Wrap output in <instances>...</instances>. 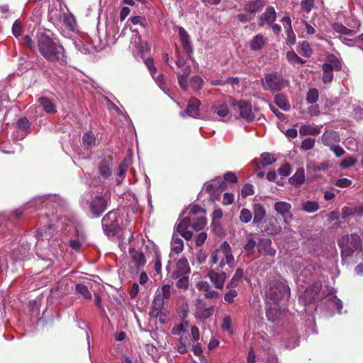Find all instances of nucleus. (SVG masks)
<instances>
[{"label":"nucleus","instance_id":"6e6d98bb","mask_svg":"<svg viewBox=\"0 0 363 363\" xmlns=\"http://www.w3.org/2000/svg\"><path fill=\"white\" fill-rule=\"evenodd\" d=\"M178 281L176 283V286L178 289H187L189 285V279L187 275L180 276L179 278L177 279Z\"/></svg>","mask_w":363,"mask_h":363},{"label":"nucleus","instance_id":"f03ea898","mask_svg":"<svg viewBox=\"0 0 363 363\" xmlns=\"http://www.w3.org/2000/svg\"><path fill=\"white\" fill-rule=\"evenodd\" d=\"M36 38L39 52L48 61L58 62L62 65L67 63L63 46L55 43L49 32L38 31Z\"/></svg>","mask_w":363,"mask_h":363},{"label":"nucleus","instance_id":"680f3d73","mask_svg":"<svg viewBox=\"0 0 363 363\" xmlns=\"http://www.w3.org/2000/svg\"><path fill=\"white\" fill-rule=\"evenodd\" d=\"M301 50L303 55L306 57H310L312 55V49L310 44L307 41H303L300 43Z\"/></svg>","mask_w":363,"mask_h":363},{"label":"nucleus","instance_id":"4be33fe9","mask_svg":"<svg viewBox=\"0 0 363 363\" xmlns=\"http://www.w3.org/2000/svg\"><path fill=\"white\" fill-rule=\"evenodd\" d=\"M55 231V225L53 224H49L39 228L36 231L37 245H39L40 240H50L53 236Z\"/></svg>","mask_w":363,"mask_h":363},{"label":"nucleus","instance_id":"ea45409f","mask_svg":"<svg viewBox=\"0 0 363 363\" xmlns=\"http://www.w3.org/2000/svg\"><path fill=\"white\" fill-rule=\"evenodd\" d=\"M333 28L335 32L346 36H353L354 35V30L346 28L344 25L340 23H334Z\"/></svg>","mask_w":363,"mask_h":363},{"label":"nucleus","instance_id":"aec40b11","mask_svg":"<svg viewBox=\"0 0 363 363\" xmlns=\"http://www.w3.org/2000/svg\"><path fill=\"white\" fill-rule=\"evenodd\" d=\"M321 140L325 145L328 146L330 148L335 145L339 143L340 138L338 132L335 130H326L323 134Z\"/></svg>","mask_w":363,"mask_h":363},{"label":"nucleus","instance_id":"09e8293b","mask_svg":"<svg viewBox=\"0 0 363 363\" xmlns=\"http://www.w3.org/2000/svg\"><path fill=\"white\" fill-rule=\"evenodd\" d=\"M328 306H331L336 308L337 312L341 314L342 309V303L336 296H332L328 299Z\"/></svg>","mask_w":363,"mask_h":363},{"label":"nucleus","instance_id":"bf43d9fd","mask_svg":"<svg viewBox=\"0 0 363 363\" xmlns=\"http://www.w3.org/2000/svg\"><path fill=\"white\" fill-rule=\"evenodd\" d=\"M23 23L21 20L17 19L12 26V33L16 38H19L22 32Z\"/></svg>","mask_w":363,"mask_h":363},{"label":"nucleus","instance_id":"1a4fd4ad","mask_svg":"<svg viewBox=\"0 0 363 363\" xmlns=\"http://www.w3.org/2000/svg\"><path fill=\"white\" fill-rule=\"evenodd\" d=\"M224 185L225 181L220 177H217L206 182L204 184L201 192L209 194L208 199L211 201L214 202L218 199V196L223 191Z\"/></svg>","mask_w":363,"mask_h":363},{"label":"nucleus","instance_id":"a19ab883","mask_svg":"<svg viewBox=\"0 0 363 363\" xmlns=\"http://www.w3.org/2000/svg\"><path fill=\"white\" fill-rule=\"evenodd\" d=\"M277 307L278 304H274L273 307L271 306L266 311L267 318L271 322L277 321L280 316V311H279Z\"/></svg>","mask_w":363,"mask_h":363},{"label":"nucleus","instance_id":"f257e3e1","mask_svg":"<svg viewBox=\"0 0 363 363\" xmlns=\"http://www.w3.org/2000/svg\"><path fill=\"white\" fill-rule=\"evenodd\" d=\"M187 216L179 220L177 225V232L186 240H190L193 236L191 230L199 231L202 230L206 225V219L204 217L206 210L199 205H190L185 212Z\"/></svg>","mask_w":363,"mask_h":363},{"label":"nucleus","instance_id":"864d4df0","mask_svg":"<svg viewBox=\"0 0 363 363\" xmlns=\"http://www.w3.org/2000/svg\"><path fill=\"white\" fill-rule=\"evenodd\" d=\"M239 218L242 223H248L252 219V213L249 209L242 208L240 211Z\"/></svg>","mask_w":363,"mask_h":363},{"label":"nucleus","instance_id":"2eb2a0df","mask_svg":"<svg viewBox=\"0 0 363 363\" xmlns=\"http://www.w3.org/2000/svg\"><path fill=\"white\" fill-rule=\"evenodd\" d=\"M321 288L322 284L320 282H315L300 296L299 301H303L305 305L310 303L318 295Z\"/></svg>","mask_w":363,"mask_h":363},{"label":"nucleus","instance_id":"0e129e2a","mask_svg":"<svg viewBox=\"0 0 363 363\" xmlns=\"http://www.w3.org/2000/svg\"><path fill=\"white\" fill-rule=\"evenodd\" d=\"M130 21L134 25H139L142 28H145L147 26V21L145 18L140 16H135L130 18Z\"/></svg>","mask_w":363,"mask_h":363},{"label":"nucleus","instance_id":"58836bf2","mask_svg":"<svg viewBox=\"0 0 363 363\" xmlns=\"http://www.w3.org/2000/svg\"><path fill=\"white\" fill-rule=\"evenodd\" d=\"M320 128L311 126L310 125H301L299 128V133L301 135H315L318 134L320 133Z\"/></svg>","mask_w":363,"mask_h":363},{"label":"nucleus","instance_id":"8fccbe9b","mask_svg":"<svg viewBox=\"0 0 363 363\" xmlns=\"http://www.w3.org/2000/svg\"><path fill=\"white\" fill-rule=\"evenodd\" d=\"M75 291L77 293L81 294L85 299L91 298V294L89 292L88 287L84 284H77L75 286Z\"/></svg>","mask_w":363,"mask_h":363},{"label":"nucleus","instance_id":"39448f33","mask_svg":"<svg viewBox=\"0 0 363 363\" xmlns=\"http://www.w3.org/2000/svg\"><path fill=\"white\" fill-rule=\"evenodd\" d=\"M266 298L274 304H278L290 296V289L286 281L282 279H276L268 283L265 291Z\"/></svg>","mask_w":363,"mask_h":363},{"label":"nucleus","instance_id":"423d86ee","mask_svg":"<svg viewBox=\"0 0 363 363\" xmlns=\"http://www.w3.org/2000/svg\"><path fill=\"white\" fill-rule=\"evenodd\" d=\"M219 262V267L223 268L227 264L230 268L234 266V257L230 244L227 241L223 242L220 246L212 251L209 264L213 266Z\"/></svg>","mask_w":363,"mask_h":363},{"label":"nucleus","instance_id":"f8f14e48","mask_svg":"<svg viewBox=\"0 0 363 363\" xmlns=\"http://www.w3.org/2000/svg\"><path fill=\"white\" fill-rule=\"evenodd\" d=\"M210 113L216 114L219 119L223 121L230 118V112L228 103L223 99L217 101L215 104L210 108Z\"/></svg>","mask_w":363,"mask_h":363},{"label":"nucleus","instance_id":"c85d7f7f","mask_svg":"<svg viewBox=\"0 0 363 363\" xmlns=\"http://www.w3.org/2000/svg\"><path fill=\"white\" fill-rule=\"evenodd\" d=\"M82 143L85 149H92L96 145L97 136L92 131H87L82 136Z\"/></svg>","mask_w":363,"mask_h":363},{"label":"nucleus","instance_id":"b1692460","mask_svg":"<svg viewBox=\"0 0 363 363\" xmlns=\"http://www.w3.org/2000/svg\"><path fill=\"white\" fill-rule=\"evenodd\" d=\"M277 18L275 9L272 6H268L264 13L259 16L258 25L264 26L267 23L268 26L274 23Z\"/></svg>","mask_w":363,"mask_h":363},{"label":"nucleus","instance_id":"4d7b16f0","mask_svg":"<svg viewBox=\"0 0 363 363\" xmlns=\"http://www.w3.org/2000/svg\"><path fill=\"white\" fill-rule=\"evenodd\" d=\"M354 116L357 119L363 118V103H356L352 104Z\"/></svg>","mask_w":363,"mask_h":363},{"label":"nucleus","instance_id":"393cba45","mask_svg":"<svg viewBox=\"0 0 363 363\" xmlns=\"http://www.w3.org/2000/svg\"><path fill=\"white\" fill-rule=\"evenodd\" d=\"M253 224L255 225H259L264 218L266 217V209L264 206L259 203H256L253 205Z\"/></svg>","mask_w":363,"mask_h":363},{"label":"nucleus","instance_id":"774afa93","mask_svg":"<svg viewBox=\"0 0 363 363\" xmlns=\"http://www.w3.org/2000/svg\"><path fill=\"white\" fill-rule=\"evenodd\" d=\"M315 145V140L311 138H305L301 143V148L305 150H311Z\"/></svg>","mask_w":363,"mask_h":363},{"label":"nucleus","instance_id":"72a5a7b5","mask_svg":"<svg viewBox=\"0 0 363 363\" xmlns=\"http://www.w3.org/2000/svg\"><path fill=\"white\" fill-rule=\"evenodd\" d=\"M265 4L264 0H254L245 5V10L251 13H255L260 11Z\"/></svg>","mask_w":363,"mask_h":363},{"label":"nucleus","instance_id":"bb28decb","mask_svg":"<svg viewBox=\"0 0 363 363\" xmlns=\"http://www.w3.org/2000/svg\"><path fill=\"white\" fill-rule=\"evenodd\" d=\"M178 33L181 43L184 50L187 54L190 55L193 50L191 45V41L188 33L183 27L181 26L178 28Z\"/></svg>","mask_w":363,"mask_h":363},{"label":"nucleus","instance_id":"69168bd1","mask_svg":"<svg viewBox=\"0 0 363 363\" xmlns=\"http://www.w3.org/2000/svg\"><path fill=\"white\" fill-rule=\"evenodd\" d=\"M286 41L289 45H293L296 43V35L293 31L292 27L286 28Z\"/></svg>","mask_w":363,"mask_h":363},{"label":"nucleus","instance_id":"3c124183","mask_svg":"<svg viewBox=\"0 0 363 363\" xmlns=\"http://www.w3.org/2000/svg\"><path fill=\"white\" fill-rule=\"evenodd\" d=\"M318 99V91L315 89H310L306 94V101L308 104H313Z\"/></svg>","mask_w":363,"mask_h":363},{"label":"nucleus","instance_id":"473e14b6","mask_svg":"<svg viewBox=\"0 0 363 363\" xmlns=\"http://www.w3.org/2000/svg\"><path fill=\"white\" fill-rule=\"evenodd\" d=\"M86 237L84 231H79L77 233V239H70L69 240V247L71 249L75 252H79L82 246V245L85 242Z\"/></svg>","mask_w":363,"mask_h":363},{"label":"nucleus","instance_id":"a211bd4d","mask_svg":"<svg viewBox=\"0 0 363 363\" xmlns=\"http://www.w3.org/2000/svg\"><path fill=\"white\" fill-rule=\"evenodd\" d=\"M277 161V157L274 154L269 152H263L260 155V160L255 158L252 164L256 167V169H260L267 166L271 165Z\"/></svg>","mask_w":363,"mask_h":363},{"label":"nucleus","instance_id":"0eeeda50","mask_svg":"<svg viewBox=\"0 0 363 363\" xmlns=\"http://www.w3.org/2000/svg\"><path fill=\"white\" fill-rule=\"evenodd\" d=\"M289 85V81L284 79L276 72L267 74L262 81L264 89L272 92L279 91Z\"/></svg>","mask_w":363,"mask_h":363},{"label":"nucleus","instance_id":"052dcab7","mask_svg":"<svg viewBox=\"0 0 363 363\" xmlns=\"http://www.w3.org/2000/svg\"><path fill=\"white\" fill-rule=\"evenodd\" d=\"M221 328L224 331L228 332L229 334H233V330L232 328V320L230 316H225L223 318Z\"/></svg>","mask_w":363,"mask_h":363},{"label":"nucleus","instance_id":"412c9836","mask_svg":"<svg viewBox=\"0 0 363 363\" xmlns=\"http://www.w3.org/2000/svg\"><path fill=\"white\" fill-rule=\"evenodd\" d=\"M207 277L211 279L216 288L222 289L227 278V274L224 272L218 273L214 270H211L208 273Z\"/></svg>","mask_w":363,"mask_h":363},{"label":"nucleus","instance_id":"a18cd8bd","mask_svg":"<svg viewBox=\"0 0 363 363\" xmlns=\"http://www.w3.org/2000/svg\"><path fill=\"white\" fill-rule=\"evenodd\" d=\"M171 295V287L168 284H164L162 286L161 290H157L155 296L162 300L164 301L168 299Z\"/></svg>","mask_w":363,"mask_h":363},{"label":"nucleus","instance_id":"4c0bfd02","mask_svg":"<svg viewBox=\"0 0 363 363\" xmlns=\"http://www.w3.org/2000/svg\"><path fill=\"white\" fill-rule=\"evenodd\" d=\"M274 102L279 108L285 111H287L290 109V105L287 101V99L282 94H277L275 96Z\"/></svg>","mask_w":363,"mask_h":363},{"label":"nucleus","instance_id":"e2e57ef3","mask_svg":"<svg viewBox=\"0 0 363 363\" xmlns=\"http://www.w3.org/2000/svg\"><path fill=\"white\" fill-rule=\"evenodd\" d=\"M356 162H357V160L354 157H348L341 161V162L340 163V167L342 169H347V168L354 165V164Z\"/></svg>","mask_w":363,"mask_h":363},{"label":"nucleus","instance_id":"f3484780","mask_svg":"<svg viewBox=\"0 0 363 363\" xmlns=\"http://www.w3.org/2000/svg\"><path fill=\"white\" fill-rule=\"evenodd\" d=\"M271 239L267 238H261L257 244V248L259 254L264 256L274 257L276 255V250L272 246Z\"/></svg>","mask_w":363,"mask_h":363},{"label":"nucleus","instance_id":"5fc2aeb1","mask_svg":"<svg viewBox=\"0 0 363 363\" xmlns=\"http://www.w3.org/2000/svg\"><path fill=\"white\" fill-rule=\"evenodd\" d=\"M323 72V81L324 83H330L333 79V71L330 68H328L327 66H322Z\"/></svg>","mask_w":363,"mask_h":363},{"label":"nucleus","instance_id":"603ef678","mask_svg":"<svg viewBox=\"0 0 363 363\" xmlns=\"http://www.w3.org/2000/svg\"><path fill=\"white\" fill-rule=\"evenodd\" d=\"M228 291L224 294L225 303H232L235 301V298L238 296V291L235 288H227Z\"/></svg>","mask_w":363,"mask_h":363},{"label":"nucleus","instance_id":"f704fd0d","mask_svg":"<svg viewBox=\"0 0 363 363\" xmlns=\"http://www.w3.org/2000/svg\"><path fill=\"white\" fill-rule=\"evenodd\" d=\"M184 250V241L182 238H179L176 234L172 236L171 242V250L172 252L178 255Z\"/></svg>","mask_w":363,"mask_h":363},{"label":"nucleus","instance_id":"20e7f679","mask_svg":"<svg viewBox=\"0 0 363 363\" xmlns=\"http://www.w3.org/2000/svg\"><path fill=\"white\" fill-rule=\"evenodd\" d=\"M48 18L53 23H62L67 30L75 31L77 21L74 16L63 7L60 2L53 3L49 8Z\"/></svg>","mask_w":363,"mask_h":363},{"label":"nucleus","instance_id":"c9c22d12","mask_svg":"<svg viewBox=\"0 0 363 363\" xmlns=\"http://www.w3.org/2000/svg\"><path fill=\"white\" fill-rule=\"evenodd\" d=\"M323 66H327L328 68H330L333 71H340L342 68V62L335 56L332 55L328 58Z\"/></svg>","mask_w":363,"mask_h":363},{"label":"nucleus","instance_id":"79ce46f5","mask_svg":"<svg viewBox=\"0 0 363 363\" xmlns=\"http://www.w3.org/2000/svg\"><path fill=\"white\" fill-rule=\"evenodd\" d=\"M320 206L317 201H307L303 203L302 210L306 213H312L317 211Z\"/></svg>","mask_w":363,"mask_h":363},{"label":"nucleus","instance_id":"4468645a","mask_svg":"<svg viewBox=\"0 0 363 363\" xmlns=\"http://www.w3.org/2000/svg\"><path fill=\"white\" fill-rule=\"evenodd\" d=\"M40 199H43L45 207L55 208L56 213L63 210L65 206V201L56 194L43 196Z\"/></svg>","mask_w":363,"mask_h":363},{"label":"nucleus","instance_id":"5701e85b","mask_svg":"<svg viewBox=\"0 0 363 363\" xmlns=\"http://www.w3.org/2000/svg\"><path fill=\"white\" fill-rule=\"evenodd\" d=\"M129 252L130 255V263L133 264L137 269L143 267L145 264V257L142 252L130 248Z\"/></svg>","mask_w":363,"mask_h":363},{"label":"nucleus","instance_id":"ddd939ff","mask_svg":"<svg viewBox=\"0 0 363 363\" xmlns=\"http://www.w3.org/2000/svg\"><path fill=\"white\" fill-rule=\"evenodd\" d=\"M274 209L279 216H281L284 223L289 224L293 219L291 205L289 203L282 201H276Z\"/></svg>","mask_w":363,"mask_h":363},{"label":"nucleus","instance_id":"e433bc0d","mask_svg":"<svg viewBox=\"0 0 363 363\" xmlns=\"http://www.w3.org/2000/svg\"><path fill=\"white\" fill-rule=\"evenodd\" d=\"M244 273L241 268H238L233 276L232 279L227 284L226 288H235L238 286L239 283L241 281L243 277Z\"/></svg>","mask_w":363,"mask_h":363},{"label":"nucleus","instance_id":"9b49d317","mask_svg":"<svg viewBox=\"0 0 363 363\" xmlns=\"http://www.w3.org/2000/svg\"><path fill=\"white\" fill-rule=\"evenodd\" d=\"M231 106L239 112L240 117L247 122H251L255 120V113L252 112L251 104L248 101L245 100H233Z\"/></svg>","mask_w":363,"mask_h":363},{"label":"nucleus","instance_id":"c756f323","mask_svg":"<svg viewBox=\"0 0 363 363\" xmlns=\"http://www.w3.org/2000/svg\"><path fill=\"white\" fill-rule=\"evenodd\" d=\"M304 169L300 167L297 169L294 174L289 179V182L294 186H299L305 182Z\"/></svg>","mask_w":363,"mask_h":363},{"label":"nucleus","instance_id":"dca6fc26","mask_svg":"<svg viewBox=\"0 0 363 363\" xmlns=\"http://www.w3.org/2000/svg\"><path fill=\"white\" fill-rule=\"evenodd\" d=\"M113 159L111 156L102 157L99 163V173L104 179H108L112 174Z\"/></svg>","mask_w":363,"mask_h":363},{"label":"nucleus","instance_id":"13d9d810","mask_svg":"<svg viewBox=\"0 0 363 363\" xmlns=\"http://www.w3.org/2000/svg\"><path fill=\"white\" fill-rule=\"evenodd\" d=\"M203 81L199 76H194L190 79V84L194 90H199L202 88Z\"/></svg>","mask_w":363,"mask_h":363},{"label":"nucleus","instance_id":"9d476101","mask_svg":"<svg viewBox=\"0 0 363 363\" xmlns=\"http://www.w3.org/2000/svg\"><path fill=\"white\" fill-rule=\"evenodd\" d=\"M132 31L135 33L133 34L130 38V49L135 57L143 59L144 55L149 52L150 47L146 42H142L141 37L138 31L135 30H132Z\"/></svg>","mask_w":363,"mask_h":363},{"label":"nucleus","instance_id":"49530a36","mask_svg":"<svg viewBox=\"0 0 363 363\" xmlns=\"http://www.w3.org/2000/svg\"><path fill=\"white\" fill-rule=\"evenodd\" d=\"M286 59L292 65H303L306 62V61L298 56L294 50L289 51L286 53Z\"/></svg>","mask_w":363,"mask_h":363},{"label":"nucleus","instance_id":"338daca9","mask_svg":"<svg viewBox=\"0 0 363 363\" xmlns=\"http://www.w3.org/2000/svg\"><path fill=\"white\" fill-rule=\"evenodd\" d=\"M257 246L256 241L252 238L247 239L246 243L244 245V250L248 254L250 255L253 252L254 249Z\"/></svg>","mask_w":363,"mask_h":363},{"label":"nucleus","instance_id":"7ed1b4c3","mask_svg":"<svg viewBox=\"0 0 363 363\" xmlns=\"http://www.w3.org/2000/svg\"><path fill=\"white\" fill-rule=\"evenodd\" d=\"M111 203V193L100 192L94 194L85 192L79 200L80 206L85 211H89L94 217H99Z\"/></svg>","mask_w":363,"mask_h":363},{"label":"nucleus","instance_id":"2f4dec72","mask_svg":"<svg viewBox=\"0 0 363 363\" xmlns=\"http://www.w3.org/2000/svg\"><path fill=\"white\" fill-rule=\"evenodd\" d=\"M38 101L45 113H54L57 112L55 104L50 99L42 96L38 99Z\"/></svg>","mask_w":363,"mask_h":363},{"label":"nucleus","instance_id":"37998d69","mask_svg":"<svg viewBox=\"0 0 363 363\" xmlns=\"http://www.w3.org/2000/svg\"><path fill=\"white\" fill-rule=\"evenodd\" d=\"M189 327V323L186 320H183L179 324L175 325L172 329V333L174 335H182L186 333Z\"/></svg>","mask_w":363,"mask_h":363},{"label":"nucleus","instance_id":"6e6552de","mask_svg":"<svg viewBox=\"0 0 363 363\" xmlns=\"http://www.w3.org/2000/svg\"><path fill=\"white\" fill-rule=\"evenodd\" d=\"M101 225L104 233L108 236H113L118 232L120 225L118 219V213L115 211H109L101 220Z\"/></svg>","mask_w":363,"mask_h":363},{"label":"nucleus","instance_id":"c03bdc74","mask_svg":"<svg viewBox=\"0 0 363 363\" xmlns=\"http://www.w3.org/2000/svg\"><path fill=\"white\" fill-rule=\"evenodd\" d=\"M305 264V260L301 256L295 257L291 262V267L294 272H298Z\"/></svg>","mask_w":363,"mask_h":363},{"label":"nucleus","instance_id":"6ab92c4d","mask_svg":"<svg viewBox=\"0 0 363 363\" xmlns=\"http://www.w3.org/2000/svg\"><path fill=\"white\" fill-rule=\"evenodd\" d=\"M190 273L189 262L186 258L179 259L177 263L174 271L172 274V278L177 279L182 275H188Z\"/></svg>","mask_w":363,"mask_h":363},{"label":"nucleus","instance_id":"de8ad7c7","mask_svg":"<svg viewBox=\"0 0 363 363\" xmlns=\"http://www.w3.org/2000/svg\"><path fill=\"white\" fill-rule=\"evenodd\" d=\"M17 128L23 133V137L28 133L30 129V122L26 118H21L16 123Z\"/></svg>","mask_w":363,"mask_h":363},{"label":"nucleus","instance_id":"7c9ffc66","mask_svg":"<svg viewBox=\"0 0 363 363\" xmlns=\"http://www.w3.org/2000/svg\"><path fill=\"white\" fill-rule=\"evenodd\" d=\"M267 43V39L262 34H257L250 40V48L252 51L261 50Z\"/></svg>","mask_w":363,"mask_h":363},{"label":"nucleus","instance_id":"a878e982","mask_svg":"<svg viewBox=\"0 0 363 363\" xmlns=\"http://www.w3.org/2000/svg\"><path fill=\"white\" fill-rule=\"evenodd\" d=\"M164 301L155 296L152 301L151 315L153 317L166 315V310L164 308Z\"/></svg>","mask_w":363,"mask_h":363},{"label":"nucleus","instance_id":"cd10ccee","mask_svg":"<svg viewBox=\"0 0 363 363\" xmlns=\"http://www.w3.org/2000/svg\"><path fill=\"white\" fill-rule=\"evenodd\" d=\"M201 102L196 98H191L187 104L186 113L192 118H197L199 116V106Z\"/></svg>","mask_w":363,"mask_h":363}]
</instances>
